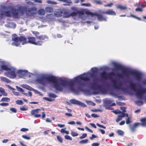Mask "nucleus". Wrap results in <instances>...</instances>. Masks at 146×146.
<instances>
[{
	"mask_svg": "<svg viewBox=\"0 0 146 146\" xmlns=\"http://www.w3.org/2000/svg\"><path fill=\"white\" fill-rule=\"evenodd\" d=\"M10 110L12 112L14 113H16L17 112V110L15 108H10Z\"/></svg>",
	"mask_w": 146,
	"mask_h": 146,
	"instance_id": "obj_53",
	"label": "nucleus"
},
{
	"mask_svg": "<svg viewBox=\"0 0 146 146\" xmlns=\"http://www.w3.org/2000/svg\"><path fill=\"white\" fill-rule=\"evenodd\" d=\"M10 101V99L7 97H4L2 98L1 102H8Z\"/></svg>",
	"mask_w": 146,
	"mask_h": 146,
	"instance_id": "obj_33",
	"label": "nucleus"
},
{
	"mask_svg": "<svg viewBox=\"0 0 146 146\" xmlns=\"http://www.w3.org/2000/svg\"><path fill=\"white\" fill-rule=\"evenodd\" d=\"M16 88L18 91L21 92L22 93L24 92V91L20 87H18V86H17Z\"/></svg>",
	"mask_w": 146,
	"mask_h": 146,
	"instance_id": "obj_51",
	"label": "nucleus"
},
{
	"mask_svg": "<svg viewBox=\"0 0 146 146\" xmlns=\"http://www.w3.org/2000/svg\"><path fill=\"white\" fill-rule=\"evenodd\" d=\"M42 118L43 119L46 117V114L44 112H43L42 113Z\"/></svg>",
	"mask_w": 146,
	"mask_h": 146,
	"instance_id": "obj_63",
	"label": "nucleus"
},
{
	"mask_svg": "<svg viewBox=\"0 0 146 146\" xmlns=\"http://www.w3.org/2000/svg\"><path fill=\"white\" fill-rule=\"evenodd\" d=\"M100 76L102 79L107 80L108 78H110L112 76H115V73L113 72H111L108 74L106 72L104 71L100 73Z\"/></svg>",
	"mask_w": 146,
	"mask_h": 146,
	"instance_id": "obj_7",
	"label": "nucleus"
},
{
	"mask_svg": "<svg viewBox=\"0 0 146 146\" xmlns=\"http://www.w3.org/2000/svg\"><path fill=\"white\" fill-rule=\"evenodd\" d=\"M113 3H110V4H108L107 5H105L104 6L105 7H111L113 5Z\"/></svg>",
	"mask_w": 146,
	"mask_h": 146,
	"instance_id": "obj_60",
	"label": "nucleus"
},
{
	"mask_svg": "<svg viewBox=\"0 0 146 146\" xmlns=\"http://www.w3.org/2000/svg\"><path fill=\"white\" fill-rule=\"evenodd\" d=\"M94 3L97 5H101L102 2L100 0H94Z\"/></svg>",
	"mask_w": 146,
	"mask_h": 146,
	"instance_id": "obj_34",
	"label": "nucleus"
},
{
	"mask_svg": "<svg viewBox=\"0 0 146 146\" xmlns=\"http://www.w3.org/2000/svg\"><path fill=\"white\" fill-rule=\"evenodd\" d=\"M117 133L118 135L123 136L124 134V132L122 131L121 130H118L117 131Z\"/></svg>",
	"mask_w": 146,
	"mask_h": 146,
	"instance_id": "obj_31",
	"label": "nucleus"
},
{
	"mask_svg": "<svg viewBox=\"0 0 146 146\" xmlns=\"http://www.w3.org/2000/svg\"><path fill=\"white\" fill-rule=\"evenodd\" d=\"M113 64L116 70H121L126 76L128 75L131 74L133 75L137 81L140 80L141 78L142 74L139 72L135 71H131L128 68L124 67L121 65L116 63H113Z\"/></svg>",
	"mask_w": 146,
	"mask_h": 146,
	"instance_id": "obj_3",
	"label": "nucleus"
},
{
	"mask_svg": "<svg viewBox=\"0 0 146 146\" xmlns=\"http://www.w3.org/2000/svg\"><path fill=\"white\" fill-rule=\"evenodd\" d=\"M131 122L130 117H128L126 119V123L127 124H129Z\"/></svg>",
	"mask_w": 146,
	"mask_h": 146,
	"instance_id": "obj_48",
	"label": "nucleus"
},
{
	"mask_svg": "<svg viewBox=\"0 0 146 146\" xmlns=\"http://www.w3.org/2000/svg\"><path fill=\"white\" fill-rule=\"evenodd\" d=\"M36 38L39 40L36 41V39L34 37H28V40H27L25 36H20L19 37H14L12 38L13 42L12 43V44L13 45L18 46L22 42V45L29 43L36 45L41 46L44 43V40L45 39H48V37L46 35H41L36 37Z\"/></svg>",
	"mask_w": 146,
	"mask_h": 146,
	"instance_id": "obj_1",
	"label": "nucleus"
},
{
	"mask_svg": "<svg viewBox=\"0 0 146 146\" xmlns=\"http://www.w3.org/2000/svg\"><path fill=\"white\" fill-rule=\"evenodd\" d=\"M36 9L34 7L29 9L26 11L27 15L29 16H32L36 14Z\"/></svg>",
	"mask_w": 146,
	"mask_h": 146,
	"instance_id": "obj_14",
	"label": "nucleus"
},
{
	"mask_svg": "<svg viewBox=\"0 0 146 146\" xmlns=\"http://www.w3.org/2000/svg\"><path fill=\"white\" fill-rule=\"evenodd\" d=\"M96 125L99 127H102V128L104 129H106V127H105V126H104L103 125H101L98 123H96Z\"/></svg>",
	"mask_w": 146,
	"mask_h": 146,
	"instance_id": "obj_54",
	"label": "nucleus"
},
{
	"mask_svg": "<svg viewBox=\"0 0 146 146\" xmlns=\"http://www.w3.org/2000/svg\"><path fill=\"white\" fill-rule=\"evenodd\" d=\"M22 137L23 138L27 140H29L31 139V137L27 135H23Z\"/></svg>",
	"mask_w": 146,
	"mask_h": 146,
	"instance_id": "obj_39",
	"label": "nucleus"
},
{
	"mask_svg": "<svg viewBox=\"0 0 146 146\" xmlns=\"http://www.w3.org/2000/svg\"><path fill=\"white\" fill-rule=\"evenodd\" d=\"M100 13L103 14H107L109 15H115V13L111 9H109L106 11H102L100 12Z\"/></svg>",
	"mask_w": 146,
	"mask_h": 146,
	"instance_id": "obj_19",
	"label": "nucleus"
},
{
	"mask_svg": "<svg viewBox=\"0 0 146 146\" xmlns=\"http://www.w3.org/2000/svg\"><path fill=\"white\" fill-rule=\"evenodd\" d=\"M129 86L131 90L135 92L137 97L139 99H142L144 94L146 93V88L137 90L136 84L131 81L130 82Z\"/></svg>",
	"mask_w": 146,
	"mask_h": 146,
	"instance_id": "obj_5",
	"label": "nucleus"
},
{
	"mask_svg": "<svg viewBox=\"0 0 146 146\" xmlns=\"http://www.w3.org/2000/svg\"><path fill=\"white\" fill-rule=\"evenodd\" d=\"M139 7L144 8L146 7V3H145L139 6Z\"/></svg>",
	"mask_w": 146,
	"mask_h": 146,
	"instance_id": "obj_62",
	"label": "nucleus"
},
{
	"mask_svg": "<svg viewBox=\"0 0 146 146\" xmlns=\"http://www.w3.org/2000/svg\"><path fill=\"white\" fill-rule=\"evenodd\" d=\"M43 99L45 100H46L48 101H49L50 102H51L52 101H54L55 100L54 99H51L50 98L48 97H44L43 98Z\"/></svg>",
	"mask_w": 146,
	"mask_h": 146,
	"instance_id": "obj_32",
	"label": "nucleus"
},
{
	"mask_svg": "<svg viewBox=\"0 0 146 146\" xmlns=\"http://www.w3.org/2000/svg\"><path fill=\"white\" fill-rule=\"evenodd\" d=\"M71 134L73 137L77 136L78 135V133L74 131H72Z\"/></svg>",
	"mask_w": 146,
	"mask_h": 146,
	"instance_id": "obj_41",
	"label": "nucleus"
},
{
	"mask_svg": "<svg viewBox=\"0 0 146 146\" xmlns=\"http://www.w3.org/2000/svg\"><path fill=\"white\" fill-rule=\"evenodd\" d=\"M135 11H136L142 12L143 11V9L141 8L138 7L136 8Z\"/></svg>",
	"mask_w": 146,
	"mask_h": 146,
	"instance_id": "obj_56",
	"label": "nucleus"
},
{
	"mask_svg": "<svg viewBox=\"0 0 146 146\" xmlns=\"http://www.w3.org/2000/svg\"><path fill=\"white\" fill-rule=\"evenodd\" d=\"M9 105V104L7 103H2L0 104V105L1 106H8Z\"/></svg>",
	"mask_w": 146,
	"mask_h": 146,
	"instance_id": "obj_50",
	"label": "nucleus"
},
{
	"mask_svg": "<svg viewBox=\"0 0 146 146\" xmlns=\"http://www.w3.org/2000/svg\"><path fill=\"white\" fill-rule=\"evenodd\" d=\"M1 78L2 81L5 82L7 83H9L11 82V81L6 77H1Z\"/></svg>",
	"mask_w": 146,
	"mask_h": 146,
	"instance_id": "obj_27",
	"label": "nucleus"
},
{
	"mask_svg": "<svg viewBox=\"0 0 146 146\" xmlns=\"http://www.w3.org/2000/svg\"><path fill=\"white\" fill-rule=\"evenodd\" d=\"M84 12L82 10L77 11L76 12H72L70 13V15H67L65 16H64V17L66 18L69 17L70 16H71L72 17H75L78 14H79L80 16H81L84 15Z\"/></svg>",
	"mask_w": 146,
	"mask_h": 146,
	"instance_id": "obj_11",
	"label": "nucleus"
},
{
	"mask_svg": "<svg viewBox=\"0 0 146 146\" xmlns=\"http://www.w3.org/2000/svg\"><path fill=\"white\" fill-rule=\"evenodd\" d=\"M135 103L138 106L142 105L143 104V102L141 101H137L135 102Z\"/></svg>",
	"mask_w": 146,
	"mask_h": 146,
	"instance_id": "obj_38",
	"label": "nucleus"
},
{
	"mask_svg": "<svg viewBox=\"0 0 146 146\" xmlns=\"http://www.w3.org/2000/svg\"><path fill=\"white\" fill-rule=\"evenodd\" d=\"M57 81L58 80H57ZM68 81L66 80L61 79L60 80V82L59 83L57 82V81L56 82L58 84V85L60 86L62 88V90L60 91L55 89L56 90V92H57V91L61 92L63 90V87H65L68 85Z\"/></svg>",
	"mask_w": 146,
	"mask_h": 146,
	"instance_id": "obj_10",
	"label": "nucleus"
},
{
	"mask_svg": "<svg viewBox=\"0 0 146 146\" xmlns=\"http://www.w3.org/2000/svg\"><path fill=\"white\" fill-rule=\"evenodd\" d=\"M93 80V82L90 84V88L92 90H95L98 89L102 91V87L100 85L98 84V82L99 81V79L97 77L92 78Z\"/></svg>",
	"mask_w": 146,
	"mask_h": 146,
	"instance_id": "obj_6",
	"label": "nucleus"
},
{
	"mask_svg": "<svg viewBox=\"0 0 146 146\" xmlns=\"http://www.w3.org/2000/svg\"><path fill=\"white\" fill-rule=\"evenodd\" d=\"M99 130L101 132V133L103 134H104L105 133V131L102 129H99Z\"/></svg>",
	"mask_w": 146,
	"mask_h": 146,
	"instance_id": "obj_64",
	"label": "nucleus"
},
{
	"mask_svg": "<svg viewBox=\"0 0 146 146\" xmlns=\"http://www.w3.org/2000/svg\"><path fill=\"white\" fill-rule=\"evenodd\" d=\"M116 8L121 10H126L127 9V7L126 6H123L121 5H117Z\"/></svg>",
	"mask_w": 146,
	"mask_h": 146,
	"instance_id": "obj_25",
	"label": "nucleus"
},
{
	"mask_svg": "<svg viewBox=\"0 0 146 146\" xmlns=\"http://www.w3.org/2000/svg\"><path fill=\"white\" fill-rule=\"evenodd\" d=\"M32 33L36 36V37L37 36H38V35L39 34V32L36 31H32Z\"/></svg>",
	"mask_w": 146,
	"mask_h": 146,
	"instance_id": "obj_47",
	"label": "nucleus"
},
{
	"mask_svg": "<svg viewBox=\"0 0 146 146\" xmlns=\"http://www.w3.org/2000/svg\"><path fill=\"white\" fill-rule=\"evenodd\" d=\"M1 69H0V71H1L3 70H5V71L11 70L12 68H9L8 66L6 65H1L0 67Z\"/></svg>",
	"mask_w": 146,
	"mask_h": 146,
	"instance_id": "obj_22",
	"label": "nucleus"
},
{
	"mask_svg": "<svg viewBox=\"0 0 146 146\" xmlns=\"http://www.w3.org/2000/svg\"><path fill=\"white\" fill-rule=\"evenodd\" d=\"M91 116L94 118H96L99 117V116H98L97 114H96L95 113L92 114L91 115Z\"/></svg>",
	"mask_w": 146,
	"mask_h": 146,
	"instance_id": "obj_57",
	"label": "nucleus"
},
{
	"mask_svg": "<svg viewBox=\"0 0 146 146\" xmlns=\"http://www.w3.org/2000/svg\"><path fill=\"white\" fill-rule=\"evenodd\" d=\"M92 15L96 16L97 17V19L99 21H106V18L104 17L102 15L99 14L97 13H92Z\"/></svg>",
	"mask_w": 146,
	"mask_h": 146,
	"instance_id": "obj_16",
	"label": "nucleus"
},
{
	"mask_svg": "<svg viewBox=\"0 0 146 146\" xmlns=\"http://www.w3.org/2000/svg\"><path fill=\"white\" fill-rule=\"evenodd\" d=\"M100 145V143H94L92 144V146H99Z\"/></svg>",
	"mask_w": 146,
	"mask_h": 146,
	"instance_id": "obj_58",
	"label": "nucleus"
},
{
	"mask_svg": "<svg viewBox=\"0 0 146 146\" xmlns=\"http://www.w3.org/2000/svg\"><path fill=\"white\" fill-rule=\"evenodd\" d=\"M91 71L92 72V73L91 74V76L92 78L96 77V76L95 75L98 72V69L96 67L92 68L91 69Z\"/></svg>",
	"mask_w": 146,
	"mask_h": 146,
	"instance_id": "obj_23",
	"label": "nucleus"
},
{
	"mask_svg": "<svg viewBox=\"0 0 146 146\" xmlns=\"http://www.w3.org/2000/svg\"><path fill=\"white\" fill-rule=\"evenodd\" d=\"M25 88L26 89L30 90H32L33 89L32 88L27 85H25Z\"/></svg>",
	"mask_w": 146,
	"mask_h": 146,
	"instance_id": "obj_42",
	"label": "nucleus"
},
{
	"mask_svg": "<svg viewBox=\"0 0 146 146\" xmlns=\"http://www.w3.org/2000/svg\"><path fill=\"white\" fill-rule=\"evenodd\" d=\"M123 116L122 115V114L118 115L117 116V118L116 120V121L117 123H118L120 121L122 120L123 117Z\"/></svg>",
	"mask_w": 146,
	"mask_h": 146,
	"instance_id": "obj_28",
	"label": "nucleus"
},
{
	"mask_svg": "<svg viewBox=\"0 0 146 146\" xmlns=\"http://www.w3.org/2000/svg\"><path fill=\"white\" fill-rule=\"evenodd\" d=\"M36 82L43 85H45L47 82H50L54 83V87L57 90L61 91L62 88L56 82L57 78L53 76L43 75L36 80Z\"/></svg>",
	"mask_w": 146,
	"mask_h": 146,
	"instance_id": "obj_2",
	"label": "nucleus"
},
{
	"mask_svg": "<svg viewBox=\"0 0 146 146\" xmlns=\"http://www.w3.org/2000/svg\"><path fill=\"white\" fill-rule=\"evenodd\" d=\"M48 96L51 99H54L57 97V96L55 94L52 93H49L48 94Z\"/></svg>",
	"mask_w": 146,
	"mask_h": 146,
	"instance_id": "obj_26",
	"label": "nucleus"
},
{
	"mask_svg": "<svg viewBox=\"0 0 146 146\" xmlns=\"http://www.w3.org/2000/svg\"><path fill=\"white\" fill-rule=\"evenodd\" d=\"M27 72L28 71L26 70H18L17 73L19 77L23 78L26 75Z\"/></svg>",
	"mask_w": 146,
	"mask_h": 146,
	"instance_id": "obj_18",
	"label": "nucleus"
},
{
	"mask_svg": "<svg viewBox=\"0 0 146 146\" xmlns=\"http://www.w3.org/2000/svg\"><path fill=\"white\" fill-rule=\"evenodd\" d=\"M12 14L13 17L15 18H18L19 17V10L18 9L12 8L11 9Z\"/></svg>",
	"mask_w": 146,
	"mask_h": 146,
	"instance_id": "obj_15",
	"label": "nucleus"
},
{
	"mask_svg": "<svg viewBox=\"0 0 146 146\" xmlns=\"http://www.w3.org/2000/svg\"><path fill=\"white\" fill-rule=\"evenodd\" d=\"M41 110L39 109H37L35 110H32L31 112V115H34L35 117L38 118L40 117L41 113L40 112Z\"/></svg>",
	"mask_w": 146,
	"mask_h": 146,
	"instance_id": "obj_12",
	"label": "nucleus"
},
{
	"mask_svg": "<svg viewBox=\"0 0 146 146\" xmlns=\"http://www.w3.org/2000/svg\"><path fill=\"white\" fill-rule=\"evenodd\" d=\"M18 9L19 10V12H20L21 14L23 15L25 11L23 9L19 8Z\"/></svg>",
	"mask_w": 146,
	"mask_h": 146,
	"instance_id": "obj_52",
	"label": "nucleus"
},
{
	"mask_svg": "<svg viewBox=\"0 0 146 146\" xmlns=\"http://www.w3.org/2000/svg\"><path fill=\"white\" fill-rule=\"evenodd\" d=\"M88 142V139H85L82 140L79 142V143L81 144L86 143Z\"/></svg>",
	"mask_w": 146,
	"mask_h": 146,
	"instance_id": "obj_37",
	"label": "nucleus"
},
{
	"mask_svg": "<svg viewBox=\"0 0 146 146\" xmlns=\"http://www.w3.org/2000/svg\"><path fill=\"white\" fill-rule=\"evenodd\" d=\"M87 136V134L86 133H83L82 135L80 137V138L81 139H83L85 138Z\"/></svg>",
	"mask_w": 146,
	"mask_h": 146,
	"instance_id": "obj_46",
	"label": "nucleus"
},
{
	"mask_svg": "<svg viewBox=\"0 0 146 146\" xmlns=\"http://www.w3.org/2000/svg\"><path fill=\"white\" fill-rule=\"evenodd\" d=\"M113 84V86L114 88L117 89H122V85L121 82H119L118 83V85L116 84V82L115 80H113L112 81Z\"/></svg>",
	"mask_w": 146,
	"mask_h": 146,
	"instance_id": "obj_21",
	"label": "nucleus"
},
{
	"mask_svg": "<svg viewBox=\"0 0 146 146\" xmlns=\"http://www.w3.org/2000/svg\"><path fill=\"white\" fill-rule=\"evenodd\" d=\"M12 70H9L10 71L6 72L4 73V75L7 77L11 78L13 79L16 77V75L15 73V68H11Z\"/></svg>",
	"mask_w": 146,
	"mask_h": 146,
	"instance_id": "obj_8",
	"label": "nucleus"
},
{
	"mask_svg": "<svg viewBox=\"0 0 146 146\" xmlns=\"http://www.w3.org/2000/svg\"><path fill=\"white\" fill-rule=\"evenodd\" d=\"M38 13L39 15H44L45 14V11L43 9H41L38 11Z\"/></svg>",
	"mask_w": 146,
	"mask_h": 146,
	"instance_id": "obj_29",
	"label": "nucleus"
},
{
	"mask_svg": "<svg viewBox=\"0 0 146 146\" xmlns=\"http://www.w3.org/2000/svg\"><path fill=\"white\" fill-rule=\"evenodd\" d=\"M74 82H76L75 81V80L74 81L71 80L69 81H68V85L69 86L70 89L72 91L75 93H77L78 92V91L80 90H78L77 87V89L74 88Z\"/></svg>",
	"mask_w": 146,
	"mask_h": 146,
	"instance_id": "obj_9",
	"label": "nucleus"
},
{
	"mask_svg": "<svg viewBox=\"0 0 146 146\" xmlns=\"http://www.w3.org/2000/svg\"><path fill=\"white\" fill-rule=\"evenodd\" d=\"M58 1H62L70 4H71L72 3V2L71 0H69L68 1V0H58Z\"/></svg>",
	"mask_w": 146,
	"mask_h": 146,
	"instance_id": "obj_36",
	"label": "nucleus"
},
{
	"mask_svg": "<svg viewBox=\"0 0 146 146\" xmlns=\"http://www.w3.org/2000/svg\"><path fill=\"white\" fill-rule=\"evenodd\" d=\"M140 121L141 123H139L140 125L143 126H146V117L141 118Z\"/></svg>",
	"mask_w": 146,
	"mask_h": 146,
	"instance_id": "obj_24",
	"label": "nucleus"
},
{
	"mask_svg": "<svg viewBox=\"0 0 146 146\" xmlns=\"http://www.w3.org/2000/svg\"><path fill=\"white\" fill-rule=\"evenodd\" d=\"M57 138L58 141L61 143L63 142V140L61 137L59 136H57Z\"/></svg>",
	"mask_w": 146,
	"mask_h": 146,
	"instance_id": "obj_49",
	"label": "nucleus"
},
{
	"mask_svg": "<svg viewBox=\"0 0 146 146\" xmlns=\"http://www.w3.org/2000/svg\"><path fill=\"white\" fill-rule=\"evenodd\" d=\"M20 109L22 111H26L28 110V108L26 107H25L24 106H22L20 107Z\"/></svg>",
	"mask_w": 146,
	"mask_h": 146,
	"instance_id": "obj_40",
	"label": "nucleus"
},
{
	"mask_svg": "<svg viewBox=\"0 0 146 146\" xmlns=\"http://www.w3.org/2000/svg\"><path fill=\"white\" fill-rule=\"evenodd\" d=\"M70 102L72 104L81 106L83 107H86V105L85 104L75 99L70 100Z\"/></svg>",
	"mask_w": 146,
	"mask_h": 146,
	"instance_id": "obj_17",
	"label": "nucleus"
},
{
	"mask_svg": "<svg viewBox=\"0 0 146 146\" xmlns=\"http://www.w3.org/2000/svg\"><path fill=\"white\" fill-rule=\"evenodd\" d=\"M113 113L115 114H118L121 113L122 112L119 111V110H117L114 111Z\"/></svg>",
	"mask_w": 146,
	"mask_h": 146,
	"instance_id": "obj_43",
	"label": "nucleus"
},
{
	"mask_svg": "<svg viewBox=\"0 0 146 146\" xmlns=\"http://www.w3.org/2000/svg\"><path fill=\"white\" fill-rule=\"evenodd\" d=\"M80 80L87 81H89L90 79L85 74L75 78V81L78 84L77 88L78 90L83 91L84 90V87L85 86V84L84 82H82Z\"/></svg>",
	"mask_w": 146,
	"mask_h": 146,
	"instance_id": "obj_4",
	"label": "nucleus"
},
{
	"mask_svg": "<svg viewBox=\"0 0 146 146\" xmlns=\"http://www.w3.org/2000/svg\"><path fill=\"white\" fill-rule=\"evenodd\" d=\"M29 129L27 128H23L21 129L20 131H21L25 132L28 131Z\"/></svg>",
	"mask_w": 146,
	"mask_h": 146,
	"instance_id": "obj_55",
	"label": "nucleus"
},
{
	"mask_svg": "<svg viewBox=\"0 0 146 146\" xmlns=\"http://www.w3.org/2000/svg\"><path fill=\"white\" fill-rule=\"evenodd\" d=\"M4 15L7 17H11V13L10 11H5L3 12L2 11L0 10V20L3 18Z\"/></svg>",
	"mask_w": 146,
	"mask_h": 146,
	"instance_id": "obj_13",
	"label": "nucleus"
},
{
	"mask_svg": "<svg viewBox=\"0 0 146 146\" xmlns=\"http://www.w3.org/2000/svg\"><path fill=\"white\" fill-rule=\"evenodd\" d=\"M97 136L94 134H92V136L90 137V138L91 140L93 139L94 138H96Z\"/></svg>",
	"mask_w": 146,
	"mask_h": 146,
	"instance_id": "obj_59",
	"label": "nucleus"
},
{
	"mask_svg": "<svg viewBox=\"0 0 146 146\" xmlns=\"http://www.w3.org/2000/svg\"><path fill=\"white\" fill-rule=\"evenodd\" d=\"M140 124L139 123H136L133 125H129V127L131 130L133 132L135 131L136 128Z\"/></svg>",
	"mask_w": 146,
	"mask_h": 146,
	"instance_id": "obj_20",
	"label": "nucleus"
},
{
	"mask_svg": "<svg viewBox=\"0 0 146 146\" xmlns=\"http://www.w3.org/2000/svg\"><path fill=\"white\" fill-rule=\"evenodd\" d=\"M85 128L88 131H89V132H91V133H93V131L92 130H91V129H90L87 127H85Z\"/></svg>",
	"mask_w": 146,
	"mask_h": 146,
	"instance_id": "obj_61",
	"label": "nucleus"
},
{
	"mask_svg": "<svg viewBox=\"0 0 146 146\" xmlns=\"http://www.w3.org/2000/svg\"><path fill=\"white\" fill-rule=\"evenodd\" d=\"M16 103L18 105H22L23 104V101L20 100H17L16 101Z\"/></svg>",
	"mask_w": 146,
	"mask_h": 146,
	"instance_id": "obj_35",
	"label": "nucleus"
},
{
	"mask_svg": "<svg viewBox=\"0 0 146 146\" xmlns=\"http://www.w3.org/2000/svg\"><path fill=\"white\" fill-rule=\"evenodd\" d=\"M81 5L86 7H90L91 6V4L89 3H82Z\"/></svg>",
	"mask_w": 146,
	"mask_h": 146,
	"instance_id": "obj_45",
	"label": "nucleus"
},
{
	"mask_svg": "<svg viewBox=\"0 0 146 146\" xmlns=\"http://www.w3.org/2000/svg\"><path fill=\"white\" fill-rule=\"evenodd\" d=\"M64 137L66 139L69 140H72V137L68 135H65Z\"/></svg>",
	"mask_w": 146,
	"mask_h": 146,
	"instance_id": "obj_44",
	"label": "nucleus"
},
{
	"mask_svg": "<svg viewBox=\"0 0 146 146\" xmlns=\"http://www.w3.org/2000/svg\"><path fill=\"white\" fill-rule=\"evenodd\" d=\"M45 10L47 12L50 13L52 12L53 11V8L50 7H47L45 9Z\"/></svg>",
	"mask_w": 146,
	"mask_h": 146,
	"instance_id": "obj_30",
	"label": "nucleus"
}]
</instances>
